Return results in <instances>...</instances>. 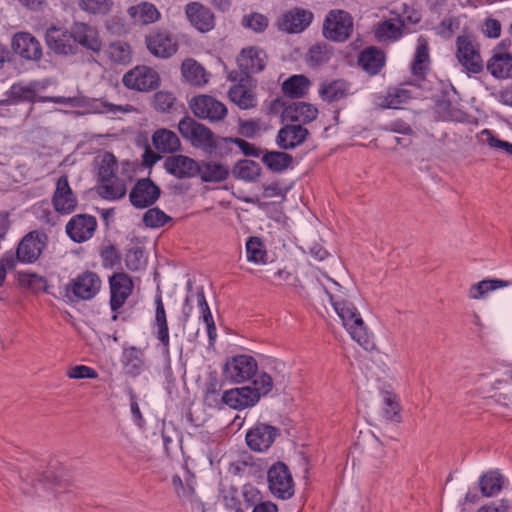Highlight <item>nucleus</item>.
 <instances>
[{"label":"nucleus","mask_w":512,"mask_h":512,"mask_svg":"<svg viewBox=\"0 0 512 512\" xmlns=\"http://www.w3.org/2000/svg\"><path fill=\"white\" fill-rule=\"evenodd\" d=\"M335 291H326L331 305L342 321L344 328L360 346L368 350L373 347L372 336L365 325L360 312L348 300L343 287L334 283Z\"/></svg>","instance_id":"f257e3e1"},{"label":"nucleus","mask_w":512,"mask_h":512,"mask_svg":"<svg viewBox=\"0 0 512 512\" xmlns=\"http://www.w3.org/2000/svg\"><path fill=\"white\" fill-rule=\"evenodd\" d=\"M273 388L272 377L266 372H259L252 381V386L247 385L233 388L224 392V403L235 410H243L255 406L262 396L267 395Z\"/></svg>","instance_id":"f03ea898"},{"label":"nucleus","mask_w":512,"mask_h":512,"mask_svg":"<svg viewBox=\"0 0 512 512\" xmlns=\"http://www.w3.org/2000/svg\"><path fill=\"white\" fill-rule=\"evenodd\" d=\"M48 80H34L29 83L17 82L11 85L6 91L5 99L0 100V106L17 105L19 103L28 102H53L57 104H70L71 98L64 96H38L39 91L45 90L49 86Z\"/></svg>","instance_id":"7ed1b4c3"},{"label":"nucleus","mask_w":512,"mask_h":512,"mask_svg":"<svg viewBox=\"0 0 512 512\" xmlns=\"http://www.w3.org/2000/svg\"><path fill=\"white\" fill-rule=\"evenodd\" d=\"M178 130L182 137L188 140L193 147L208 154L215 150L216 137L212 130L193 118L189 116L182 118L178 123Z\"/></svg>","instance_id":"20e7f679"},{"label":"nucleus","mask_w":512,"mask_h":512,"mask_svg":"<svg viewBox=\"0 0 512 512\" xmlns=\"http://www.w3.org/2000/svg\"><path fill=\"white\" fill-rule=\"evenodd\" d=\"M102 287L100 276L93 271H84L65 286L66 296L76 301H88L96 297Z\"/></svg>","instance_id":"39448f33"},{"label":"nucleus","mask_w":512,"mask_h":512,"mask_svg":"<svg viewBox=\"0 0 512 512\" xmlns=\"http://www.w3.org/2000/svg\"><path fill=\"white\" fill-rule=\"evenodd\" d=\"M267 482L269 491L278 499L287 500L294 495V480L284 462L278 461L269 467Z\"/></svg>","instance_id":"423d86ee"},{"label":"nucleus","mask_w":512,"mask_h":512,"mask_svg":"<svg viewBox=\"0 0 512 512\" xmlns=\"http://www.w3.org/2000/svg\"><path fill=\"white\" fill-rule=\"evenodd\" d=\"M189 107L197 118L211 123L223 121L228 114L224 103L206 94L194 96L189 101Z\"/></svg>","instance_id":"0eeeda50"},{"label":"nucleus","mask_w":512,"mask_h":512,"mask_svg":"<svg viewBox=\"0 0 512 512\" xmlns=\"http://www.w3.org/2000/svg\"><path fill=\"white\" fill-rule=\"evenodd\" d=\"M223 374L230 382L242 383L257 377L258 364L250 355H236L226 362Z\"/></svg>","instance_id":"6e6552de"},{"label":"nucleus","mask_w":512,"mask_h":512,"mask_svg":"<svg viewBox=\"0 0 512 512\" xmlns=\"http://www.w3.org/2000/svg\"><path fill=\"white\" fill-rule=\"evenodd\" d=\"M158 72L146 65H139L126 72L122 78L123 85L139 92H149L160 86Z\"/></svg>","instance_id":"1a4fd4ad"},{"label":"nucleus","mask_w":512,"mask_h":512,"mask_svg":"<svg viewBox=\"0 0 512 512\" xmlns=\"http://www.w3.org/2000/svg\"><path fill=\"white\" fill-rule=\"evenodd\" d=\"M146 47L155 57L167 59L175 55L179 48L178 37L171 31L158 28L145 38Z\"/></svg>","instance_id":"9d476101"},{"label":"nucleus","mask_w":512,"mask_h":512,"mask_svg":"<svg viewBox=\"0 0 512 512\" xmlns=\"http://www.w3.org/2000/svg\"><path fill=\"white\" fill-rule=\"evenodd\" d=\"M353 31V18L343 10H332L323 24L324 36L332 41L343 42Z\"/></svg>","instance_id":"9b49d317"},{"label":"nucleus","mask_w":512,"mask_h":512,"mask_svg":"<svg viewBox=\"0 0 512 512\" xmlns=\"http://www.w3.org/2000/svg\"><path fill=\"white\" fill-rule=\"evenodd\" d=\"M110 300L109 305L117 313L125 304L134 289L132 278L124 272L113 273L109 277Z\"/></svg>","instance_id":"f8f14e48"},{"label":"nucleus","mask_w":512,"mask_h":512,"mask_svg":"<svg viewBox=\"0 0 512 512\" xmlns=\"http://www.w3.org/2000/svg\"><path fill=\"white\" fill-rule=\"evenodd\" d=\"M510 46L508 40H502L493 49L491 58L487 61L486 68L495 78L507 79L512 77V54L507 51Z\"/></svg>","instance_id":"ddd939ff"},{"label":"nucleus","mask_w":512,"mask_h":512,"mask_svg":"<svg viewBox=\"0 0 512 512\" xmlns=\"http://www.w3.org/2000/svg\"><path fill=\"white\" fill-rule=\"evenodd\" d=\"M456 46L459 63L470 73H480L483 70V60L477 45L468 36H459Z\"/></svg>","instance_id":"4468645a"},{"label":"nucleus","mask_w":512,"mask_h":512,"mask_svg":"<svg viewBox=\"0 0 512 512\" xmlns=\"http://www.w3.org/2000/svg\"><path fill=\"white\" fill-rule=\"evenodd\" d=\"M280 435L277 427L266 423H256L246 433V443L248 447L256 452L267 451Z\"/></svg>","instance_id":"2eb2a0df"},{"label":"nucleus","mask_w":512,"mask_h":512,"mask_svg":"<svg viewBox=\"0 0 512 512\" xmlns=\"http://www.w3.org/2000/svg\"><path fill=\"white\" fill-rule=\"evenodd\" d=\"M47 236L37 231L29 232L19 242L16 250V262L34 263L46 246Z\"/></svg>","instance_id":"dca6fc26"},{"label":"nucleus","mask_w":512,"mask_h":512,"mask_svg":"<svg viewBox=\"0 0 512 512\" xmlns=\"http://www.w3.org/2000/svg\"><path fill=\"white\" fill-rule=\"evenodd\" d=\"M160 188L149 178L139 179L129 193L131 204L136 208H147L160 197Z\"/></svg>","instance_id":"f3484780"},{"label":"nucleus","mask_w":512,"mask_h":512,"mask_svg":"<svg viewBox=\"0 0 512 512\" xmlns=\"http://www.w3.org/2000/svg\"><path fill=\"white\" fill-rule=\"evenodd\" d=\"M45 40L47 46L56 54L74 55L78 51L72 38V31L65 28L51 26L46 30Z\"/></svg>","instance_id":"a211bd4d"},{"label":"nucleus","mask_w":512,"mask_h":512,"mask_svg":"<svg viewBox=\"0 0 512 512\" xmlns=\"http://www.w3.org/2000/svg\"><path fill=\"white\" fill-rule=\"evenodd\" d=\"M77 204L78 200L69 185L68 177L62 175L57 180L52 196V205L55 211L67 215L75 211Z\"/></svg>","instance_id":"6ab92c4d"},{"label":"nucleus","mask_w":512,"mask_h":512,"mask_svg":"<svg viewBox=\"0 0 512 512\" xmlns=\"http://www.w3.org/2000/svg\"><path fill=\"white\" fill-rule=\"evenodd\" d=\"M97 228V220L88 214L74 215L66 224V233L71 240L81 243L89 240Z\"/></svg>","instance_id":"aec40b11"},{"label":"nucleus","mask_w":512,"mask_h":512,"mask_svg":"<svg viewBox=\"0 0 512 512\" xmlns=\"http://www.w3.org/2000/svg\"><path fill=\"white\" fill-rule=\"evenodd\" d=\"M164 168L178 179L192 178L198 175L199 163L186 155L178 154L168 156L164 161Z\"/></svg>","instance_id":"412c9836"},{"label":"nucleus","mask_w":512,"mask_h":512,"mask_svg":"<svg viewBox=\"0 0 512 512\" xmlns=\"http://www.w3.org/2000/svg\"><path fill=\"white\" fill-rule=\"evenodd\" d=\"M266 62V53L257 47L244 48L237 57V64L246 76L262 71Z\"/></svg>","instance_id":"4be33fe9"},{"label":"nucleus","mask_w":512,"mask_h":512,"mask_svg":"<svg viewBox=\"0 0 512 512\" xmlns=\"http://www.w3.org/2000/svg\"><path fill=\"white\" fill-rule=\"evenodd\" d=\"M185 14L193 27L200 32L214 28L215 18L211 10L199 2H191L185 7Z\"/></svg>","instance_id":"5701e85b"},{"label":"nucleus","mask_w":512,"mask_h":512,"mask_svg":"<svg viewBox=\"0 0 512 512\" xmlns=\"http://www.w3.org/2000/svg\"><path fill=\"white\" fill-rule=\"evenodd\" d=\"M15 53L28 60H39L42 57V48L39 41L30 33H16L12 40Z\"/></svg>","instance_id":"b1692460"},{"label":"nucleus","mask_w":512,"mask_h":512,"mask_svg":"<svg viewBox=\"0 0 512 512\" xmlns=\"http://www.w3.org/2000/svg\"><path fill=\"white\" fill-rule=\"evenodd\" d=\"M75 46L81 45L87 50L99 52L102 42L96 28L86 23H75L71 29Z\"/></svg>","instance_id":"393cba45"},{"label":"nucleus","mask_w":512,"mask_h":512,"mask_svg":"<svg viewBox=\"0 0 512 512\" xmlns=\"http://www.w3.org/2000/svg\"><path fill=\"white\" fill-rule=\"evenodd\" d=\"M313 14L307 10L295 8L285 13L279 21V28L288 33H300L311 23Z\"/></svg>","instance_id":"a878e982"},{"label":"nucleus","mask_w":512,"mask_h":512,"mask_svg":"<svg viewBox=\"0 0 512 512\" xmlns=\"http://www.w3.org/2000/svg\"><path fill=\"white\" fill-rule=\"evenodd\" d=\"M317 115V107L307 102H294L288 105L282 113L284 120L296 122L300 125L312 122L317 118Z\"/></svg>","instance_id":"bb28decb"},{"label":"nucleus","mask_w":512,"mask_h":512,"mask_svg":"<svg viewBox=\"0 0 512 512\" xmlns=\"http://www.w3.org/2000/svg\"><path fill=\"white\" fill-rule=\"evenodd\" d=\"M309 132L300 124H288L282 127L277 135V144L284 150L293 149L301 145Z\"/></svg>","instance_id":"cd10ccee"},{"label":"nucleus","mask_w":512,"mask_h":512,"mask_svg":"<svg viewBox=\"0 0 512 512\" xmlns=\"http://www.w3.org/2000/svg\"><path fill=\"white\" fill-rule=\"evenodd\" d=\"M358 64L369 75H376L385 64V55L376 47H367L359 54Z\"/></svg>","instance_id":"c85d7f7f"},{"label":"nucleus","mask_w":512,"mask_h":512,"mask_svg":"<svg viewBox=\"0 0 512 512\" xmlns=\"http://www.w3.org/2000/svg\"><path fill=\"white\" fill-rule=\"evenodd\" d=\"M350 91V84L343 79L324 81L319 86V96L328 103L345 98Z\"/></svg>","instance_id":"c756f323"},{"label":"nucleus","mask_w":512,"mask_h":512,"mask_svg":"<svg viewBox=\"0 0 512 512\" xmlns=\"http://www.w3.org/2000/svg\"><path fill=\"white\" fill-rule=\"evenodd\" d=\"M127 13L134 23L141 25L155 23L161 17L156 6L149 2H142L137 5H133L128 8Z\"/></svg>","instance_id":"7c9ffc66"},{"label":"nucleus","mask_w":512,"mask_h":512,"mask_svg":"<svg viewBox=\"0 0 512 512\" xmlns=\"http://www.w3.org/2000/svg\"><path fill=\"white\" fill-rule=\"evenodd\" d=\"M182 76L193 86L202 87L209 81L210 74L196 60L188 58L181 65Z\"/></svg>","instance_id":"2f4dec72"},{"label":"nucleus","mask_w":512,"mask_h":512,"mask_svg":"<svg viewBox=\"0 0 512 512\" xmlns=\"http://www.w3.org/2000/svg\"><path fill=\"white\" fill-rule=\"evenodd\" d=\"M430 55L428 42L424 37H419L414 58L411 64V72L414 76L423 78L429 69Z\"/></svg>","instance_id":"473e14b6"},{"label":"nucleus","mask_w":512,"mask_h":512,"mask_svg":"<svg viewBox=\"0 0 512 512\" xmlns=\"http://www.w3.org/2000/svg\"><path fill=\"white\" fill-rule=\"evenodd\" d=\"M511 285L512 281L502 279H483L472 284L468 289L467 295L472 300L484 299L490 292L500 288L509 287Z\"/></svg>","instance_id":"72a5a7b5"},{"label":"nucleus","mask_w":512,"mask_h":512,"mask_svg":"<svg viewBox=\"0 0 512 512\" xmlns=\"http://www.w3.org/2000/svg\"><path fill=\"white\" fill-rule=\"evenodd\" d=\"M126 191L125 181L117 176L100 180L97 187L99 196L106 200L121 199L125 196Z\"/></svg>","instance_id":"f704fd0d"},{"label":"nucleus","mask_w":512,"mask_h":512,"mask_svg":"<svg viewBox=\"0 0 512 512\" xmlns=\"http://www.w3.org/2000/svg\"><path fill=\"white\" fill-rule=\"evenodd\" d=\"M152 143L160 153H173L180 148L179 137L171 130L162 128L154 132Z\"/></svg>","instance_id":"c9c22d12"},{"label":"nucleus","mask_w":512,"mask_h":512,"mask_svg":"<svg viewBox=\"0 0 512 512\" xmlns=\"http://www.w3.org/2000/svg\"><path fill=\"white\" fill-rule=\"evenodd\" d=\"M122 364L127 374L131 376L139 375L145 365L143 350L135 346L125 348L122 355Z\"/></svg>","instance_id":"e433bc0d"},{"label":"nucleus","mask_w":512,"mask_h":512,"mask_svg":"<svg viewBox=\"0 0 512 512\" xmlns=\"http://www.w3.org/2000/svg\"><path fill=\"white\" fill-rule=\"evenodd\" d=\"M228 96L231 102L243 110L251 109L257 104L255 93L243 84H236L231 87Z\"/></svg>","instance_id":"4c0bfd02"},{"label":"nucleus","mask_w":512,"mask_h":512,"mask_svg":"<svg viewBox=\"0 0 512 512\" xmlns=\"http://www.w3.org/2000/svg\"><path fill=\"white\" fill-rule=\"evenodd\" d=\"M413 87L414 86L412 84H406L400 87L390 89L384 98L382 107L390 109H399L401 105L407 103L410 99L414 97L412 91Z\"/></svg>","instance_id":"58836bf2"},{"label":"nucleus","mask_w":512,"mask_h":512,"mask_svg":"<svg viewBox=\"0 0 512 512\" xmlns=\"http://www.w3.org/2000/svg\"><path fill=\"white\" fill-rule=\"evenodd\" d=\"M504 483L505 478L498 470H490L479 478L480 491L485 497H492L498 494Z\"/></svg>","instance_id":"ea45409f"},{"label":"nucleus","mask_w":512,"mask_h":512,"mask_svg":"<svg viewBox=\"0 0 512 512\" xmlns=\"http://www.w3.org/2000/svg\"><path fill=\"white\" fill-rule=\"evenodd\" d=\"M404 23L400 19H389L378 25L375 36L380 42L396 41L403 35Z\"/></svg>","instance_id":"a19ab883"},{"label":"nucleus","mask_w":512,"mask_h":512,"mask_svg":"<svg viewBox=\"0 0 512 512\" xmlns=\"http://www.w3.org/2000/svg\"><path fill=\"white\" fill-rule=\"evenodd\" d=\"M204 182H221L229 175L228 168L220 163L207 161L199 164V172Z\"/></svg>","instance_id":"79ce46f5"},{"label":"nucleus","mask_w":512,"mask_h":512,"mask_svg":"<svg viewBox=\"0 0 512 512\" xmlns=\"http://www.w3.org/2000/svg\"><path fill=\"white\" fill-rule=\"evenodd\" d=\"M311 85L310 80L304 75H293L282 84L283 93L290 98L305 96Z\"/></svg>","instance_id":"37998d69"},{"label":"nucleus","mask_w":512,"mask_h":512,"mask_svg":"<svg viewBox=\"0 0 512 512\" xmlns=\"http://www.w3.org/2000/svg\"><path fill=\"white\" fill-rule=\"evenodd\" d=\"M246 257L249 262L255 264H265L267 261V251L261 238L252 236L246 242Z\"/></svg>","instance_id":"c03bdc74"},{"label":"nucleus","mask_w":512,"mask_h":512,"mask_svg":"<svg viewBox=\"0 0 512 512\" xmlns=\"http://www.w3.org/2000/svg\"><path fill=\"white\" fill-rule=\"evenodd\" d=\"M96 165L98 168L99 181L116 176L115 173L118 169V162L112 153L105 152L97 156Z\"/></svg>","instance_id":"a18cd8bd"},{"label":"nucleus","mask_w":512,"mask_h":512,"mask_svg":"<svg viewBox=\"0 0 512 512\" xmlns=\"http://www.w3.org/2000/svg\"><path fill=\"white\" fill-rule=\"evenodd\" d=\"M331 57L332 48L325 43H317L309 49L307 61L311 67H316L327 63Z\"/></svg>","instance_id":"49530a36"},{"label":"nucleus","mask_w":512,"mask_h":512,"mask_svg":"<svg viewBox=\"0 0 512 512\" xmlns=\"http://www.w3.org/2000/svg\"><path fill=\"white\" fill-rule=\"evenodd\" d=\"M293 158L285 152L273 151L263 155L262 161L275 172L283 171L291 164Z\"/></svg>","instance_id":"de8ad7c7"},{"label":"nucleus","mask_w":512,"mask_h":512,"mask_svg":"<svg viewBox=\"0 0 512 512\" xmlns=\"http://www.w3.org/2000/svg\"><path fill=\"white\" fill-rule=\"evenodd\" d=\"M107 57L114 63L126 64L131 60L130 46L122 41L112 42L107 50Z\"/></svg>","instance_id":"09e8293b"},{"label":"nucleus","mask_w":512,"mask_h":512,"mask_svg":"<svg viewBox=\"0 0 512 512\" xmlns=\"http://www.w3.org/2000/svg\"><path fill=\"white\" fill-rule=\"evenodd\" d=\"M382 415L388 421L400 422V405L397 397L391 392L383 393Z\"/></svg>","instance_id":"8fccbe9b"},{"label":"nucleus","mask_w":512,"mask_h":512,"mask_svg":"<svg viewBox=\"0 0 512 512\" xmlns=\"http://www.w3.org/2000/svg\"><path fill=\"white\" fill-rule=\"evenodd\" d=\"M113 0H80V8L93 15H107L113 8Z\"/></svg>","instance_id":"3c124183"},{"label":"nucleus","mask_w":512,"mask_h":512,"mask_svg":"<svg viewBox=\"0 0 512 512\" xmlns=\"http://www.w3.org/2000/svg\"><path fill=\"white\" fill-rule=\"evenodd\" d=\"M221 499L226 509L233 512H245L239 498L238 490L230 485L221 489Z\"/></svg>","instance_id":"603ef678"},{"label":"nucleus","mask_w":512,"mask_h":512,"mask_svg":"<svg viewBox=\"0 0 512 512\" xmlns=\"http://www.w3.org/2000/svg\"><path fill=\"white\" fill-rule=\"evenodd\" d=\"M176 104L174 93L169 91H158L153 96L152 105L158 112H170Z\"/></svg>","instance_id":"864d4df0"},{"label":"nucleus","mask_w":512,"mask_h":512,"mask_svg":"<svg viewBox=\"0 0 512 512\" xmlns=\"http://www.w3.org/2000/svg\"><path fill=\"white\" fill-rule=\"evenodd\" d=\"M260 172L259 164L250 160L240 161L235 168L237 177L248 181L256 180L260 176Z\"/></svg>","instance_id":"5fc2aeb1"},{"label":"nucleus","mask_w":512,"mask_h":512,"mask_svg":"<svg viewBox=\"0 0 512 512\" xmlns=\"http://www.w3.org/2000/svg\"><path fill=\"white\" fill-rule=\"evenodd\" d=\"M221 385L217 381H211L207 384L204 401L209 407L222 408L224 403V393L220 395Z\"/></svg>","instance_id":"6e6d98bb"},{"label":"nucleus","mask_w":512,"mask_h":512,"mask_svg":"<svg viewBox=\"0 0 512 512\" xmlns=\"http://www.w3.org/2000/svg\"><path fill=\"white\" fill-rule=\"evenodd\" d=\"M92 109L100 114L117 115L118 113H127L132 111V106L115 105L103 99H96L91 104Z\"/></svg>","instance_id":"4d7b16f0"},{"label":"nucleus","mask_w":512,"mask_h":512,"mask_svg":"<svg viewBox=\"0 0 512 512\" xmlns=\"http://www.w3.org/2000/svg\"><path fill=\"white\" fill-rule=\"evenodd\" d=\"M480 139L490 148L503 150L506 154L512 156V143L498 139L491 130H482Z\"/></svg>","instance_id":"13d9d810"},{"label":"nucleus","mask_w":512,"mask_h":512,"mask_svg":"<svg viewBox=\"0 0 512 512\" xmlns=\"http://www.w3.org/2000/svg\"><path fill=\"white\" fill-rule=\"evenodd\" d=\"M242 25L256 33H261L268 27V18L261 13L253 12L243 17Z\"/></svg>","instance_id":"bf43d9fd"},{"label":"nucleus","mask_w":512,"mask_h":512,"mask_svg":"<svg viewBox=\"0 0 512 512\" xmlns=\"http://www.w3.org/2000/svg\"><path fill=\"white\" fill-rule=\"evenodd\" d=\"M171 218L158 208L147 210L143 216V223L150 228L164 226Z\"/></svg>","instance_id":"052dcab7"},{"label":"nucleus","mask_w":512,"mask_h":512,"mask_svg":"<svg viewBox=\"0 0 512 512\" xmlns=\"http://www.w3.org/2000/svg\"><path fill=\"white\" fill-rule=\"evenodd\" d=\"M20 282L22 285L28 287L33 292L45 291L47 288L46 278L34 273L21 274Z\"/></svg>","instance_id":"680f3d73"},{"label":"nucleus","mask_w":512,"mask_h":512,"mask_svg":"<svg viewBox=\"0 0 512 512\" xmlns=\"http://www.w3.org/2000/svg\"><path fill=\"white\" fill-rule=\"evenodd\" d=\"M67 377L70 379H96L98 373L95 369L86 365H76L67 371Z\"/></svg>","instance_id":"e2e57ef3"},{"label":"nucleus","mask_w":512,"mask_h":512,"mask_svg":"<svg viewBox=\"0 0 512 512\" xmlns=\"http://www.w3.org/2000/svg\"><path fill=\"white\" fill-rule=\"evenodd\" d=\"M102 265L104 268H114L120 264L121 257L114 246H107L101 251Z\"/></svg>","instance_id":"0e129e2a"},{"label":"nucleus","mask_w":512,"mask_h":512,"mask_svg":"<svg viewBox=\"0 0 512 512\" xmlns=\"http://www.w3.org/2000/svg\"><path fill=\"white\" fill-rule=\"evenodd\" d=\"M156 329L155 335L158 341L162 344L163 352L169 353L170 347V337H169V328L168 322H162L153 324Z\"/></svg>","instance_id":"69168bd1"},{"label":"nucleus","mask_w":512,"mask_h":512,"mask_svg":"<svg viewBox=\"0 0 512 512\" xmlns=\"http://www.w3.org/2000/svg\"><path fill=\"white\" fill-rule=\"evenodd\" d=\"M242 494H243V498H244V501L245 503L251 507H255V505L259 502H263L261 500V493L260 491L252 486V485H245L243 487V491H242Z\"/></svg>","instance_id":"338daca9"},{"label":"nucleus","mask_w":512,"mask_h":512,"mask_svg":"<svg viewBox=\"0 0 512 512\" xmlns=\"http://www.w3.org/2000/svg\"><path fill=\"white\" fill-rule=\"evenodd\" d=\"M483 33L488 38H498L501 35V23L494 18H487L484 22Z\"/></svg>","instance_id":"774afa93"}]
</instances>
